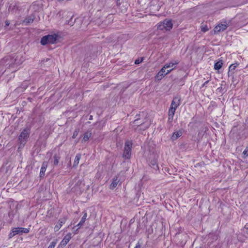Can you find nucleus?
Segmentation results:
<instances>
[{
    "label": "nucleus",
    "instance_id": "obj_23",
    "mask_svg": "<svg viewBox=\"0 0 248 248\" xmlns=\"http://www.w3.org/2000/svg\"><path fill=\"white\" fill-rule=\"evenodd\" d=\"M53 158H54L53 165L54 166H57L59 163L60 157H59L58 156H57V155H54Z\"/></svg>",
    "mask_w": 248,
    "mask_h": 248
},
{
    "label": "nucleus",
    "instance_id": "obj_13",
    "mask_svg": "<svg viewBox=\"0 0 248 248\" xmlns=\"http://www.w3.org/2000/svg\"><path fill=\"white\" fill-rule=\"evenodd\" d=\"M35 18V16L33 15H31L28 17H27L23 21V23H24L26 25H28L30 23H32Z\"/></svg>",
    "mask_w": 248,
    "mask_h": 248
},
{
    "label": "nucleus",
    "instance_id": "obj_6",
    "mask_svg": "<svg viewBox=\"0 0 248 248\" xmlns=\"http://www.w3.org/2000/svg\"><path fill=\"white\" fill-rule=\"evenodd\" d=\"M29 232V229L25 228H15L13 229L12 232H11L9 235V238H11L15 235L21 233H28Z\"/></svg>",
    "mask_w": 248,
    "mask_h": 248
},
{
    "label": "nucleus",
    "instance_id": "obj_4",
    "mask_svg": "<svg viewBox=\"0 0 248 248\" xmlns=\"http://www.w3.org/2000/svg\"><path fill=\"white\" fill-rule=\"evenodd\" d=\"M229 25V22L226 21H222L220 22L217 26H216L214 29V31L215 34H217L221 31L225 30Z\"/></svg>",
    "mask_w": 248,
    "mask_h": 248
},
{
    "label": "nucleus",
    "instance_id": "obj_24",
    "mask_svg": "<svg viewBox=\"0 0 248 248\" xmlns=\"http://www.w3.org/2000/svg\"><path fill=\"white\" fill-rule=\"evenodd\" d=\"M75 20H74V21H73V16H72L71 17V18L70 19V20L66 21V24L71 26H72L74 24Z\"/></svg>",
    "mask_w": 248,
    "mask_h": 248
},
{
    "label": "nucleus",
    "instance_id": "obj_1",
    "mask_svg": "<svg viewBox=\"0 0 248 248\" xmlns=\"http://www.w3.org/2000/svg\"><path fill=\"white\" fill-rule=\"evenodd\" d=\"M172 26L173 24L171 20L165 19L158 24L157 29L164 32L170 31L172 29Z\"/></svg>",
    "mask_w": 248,
    "mask_h": 248
},
{
    "label": "nucleus",
    "instance_id": "obj_5",
    "mask_svg": "<svg viewBox=\"0 0 248 248\" xmlns=\"http://www.w3.org/2000/svg\"><path fill=\"white\" fill-rule=\"evenodd\" d=\"M132 142L131 141H126L124 145V149L123 156L125 158H129L131 155V147Z\"/></svg>",
    "mask_w": 248,
    "mask_h": 248
},
{
    "label": "nucleus",
    "instance_id": "obj_10",
    "mask_svg": "<svg viewBox=\"0 0 248 248\" xmlns=\"http://www.w3.org/2000/svg\"><path fill=\"white\" fill-rule=\"evenodd\" d=\"M176 109L173 108V107H170L169 111L168 116V122L169 123L172 122Z\"/></svg>",
    "mask_w": 248,
    "mask_h": 248
},
{
    "label": "nucleus",
    "instance_id": "obj_9",
    "mask_svg": "<svg viewBox=\"0 0 248 248\" xmlns=\"http://www.w3.org/2000/svg\"><path fill=\"white\" fill-rule=\"evenodd\" d=\"M170 67L168 66V63H166L164 66L163 67L160 69V70L159 71V72H160L161 73H163V74H165V75H167V74L170 73L171 72V71L175 69V67L174 66L173 68H172V69H170L169 70H166V69L167 68H169Z\"/></svg>",
    "mask_w": 248,
    "mask_h": 248
},
{
    "label": "nucleus",
    "instance_id": "obj_35",
    "mask_svg": "<svg viewBox=\"0 0 248 248\" xmlns=\"http://www.w3.org/2000/svg\"><path fill=\"white\" fill-rule=\"evenodd\" d=\"M208 82H209V80H207V81H205V82L203 83V86H205V85H206V84Z\"/></svg>",
    "mask_w": 248,
    "mask_h": 248
},
{
    "label": "nucleus",
    "instance_id": "obj_33",
    "mask_svg": "<svg viewBox=\"0 0 248 248\" xmlns=\"http://www.w3.org/2000/svg\"><path fill=\"white\" fill-rule=\"evenodd\" d=\"M9 24H10V22H9V21H5V25H6V26H8L9 25Z\"/></svg>",
    "mask_w": 248,
    "mask_h": 248
},
{
    "label": "nucleus",
    "instance_id": "obj_11",
    "mask_svg": "<svg viewBox=\"0 0 248 248\" xmlns=\"http://www.w3.org/2000/svg\"><path fill=\"white\" fill-rule=\"evenodd\" d=\"M119 182L120 179H118V177L117 176H115L112 179V182L109 186V188L111 189H113L116 187Z\"/></svg>",
    "mask_w": 248,
    "mask_h": 248
},
{
    "label": "nucleus",
    "instance_id": "obj_32",
    "mask_svg": "<svg viewBox=\"0 0 248 248\" xmlns=\"http://www.w3.org/2000/svg\"><path fill=\"white\" fill-rule=\"evenodd\" d=\"M138 119H136V120H135L133 122V123H134V124H137L138 125H139L138 124Z\"/></svg>",
    "mask_w": 248,
    "mask_h": 248
},
{
    "label": "nucleus",
    "instance_id": "obj_17",
    "mask_svg": "<svg viewBox=\"0 0 248 248\" xmlns=\"http://www.w3.org/2000/svg\"><path fill=\"white\" fill-rule=\"evenodd\" d=\"M150 165L154 168L155 170L158 169V167L157 163V160L156 158L151 160L150 162Z\"/></svg>",
    "mask_w": 248,
    "mask_h": 248
},
{
    "label": "nucleus",
    "instance_id": "obj_16",
    "mask_svg": "<svg viewBox=\"0 0 248 248\" xmlns=\"http://www.w3.org/2000/svg\"><path fill=\"white\" fill-rule=\"evenodd\" d=\"M87 217V213L86 212H84V215H83V217H82L80 221L78 223V224H77V225L76 226L77 227H78V229L80 228L81 226L83 225V224L84 223V222H85V220L86 219Z\"/></svg>",
    "mask_w": 248,
    "mask_h": 248
},
{
    "label": "nucleus",
    "instance_id": "obj_14",
    "mask_svg": "<svg viewBox=\"0 0 248 248\" xmlns=\"http://www.w3.org/2000/svg\"><path fill=\"white\" fill-rule=\"evenodd\" d=\"M47 167V162L44 161L43 164L40 170V177H42L45 175V172L46 170V169Z\"/></svg>",
    "mask_w": 248,
    "mask_h": 248
},
{
    "label": "nucleus",
    "instance_id": "obj_19",
    "mask_svg": "<svg viewBox=\"0 0 248 248\" xmlns=\"http://www.w3.org/2000/svg\"><path fill=\"white\" fill-rule=\"evenodd\" d=\"M165 74H163L159 71L155 77V80L157 81L160 80L165 77Z\"/></svg>",
    "mask_w": 248,
    "mask_h": 248
},
{
    "label": "nucleus",
    "instance_id": "obj_36",
    "mask_svg": "<svg viewBox=\"0 0 248 248\" xmlns=\"http://www.w3.org/2000/svg\"><path fill=\"white\" fill-rule=\"evenodd\" d=\"M92 119V116H91L90 117V120H91Z\"/></svg>",
    "mask_w": 248,
    "mask_h": 248
},
{
    "label": "nucleus",
    "instance_id": "obj_2",
    "mask_svg": "<svg viewBox=\"0 0 248 248\" xmlns=\"http://www.w3.org/2000/svg\"><path fill=\"white\" fill-rule=\"evenodd\" d=\"M58 36L56 34L47 35L43 36L41 40V44L42 45H46L47 44H54L57 39Z\"/></svg>",
    "mask_w": 248,
    "mask_h": 248
},
{
    "label": "nucleus",
    "instance_id": "obj_15",
    "mask_svg": "<svg viewBox=\"0 0 248 248\" xmlns=\"http://www.w3.org/2000/svg\"><path fill=\"white\" fill-rule=\"evenodd\" d=\"M182 135V131L181 130L175 131L173 133L171 137V139L172 140H177L178 138L180 137Z\"/></svg>",
    "mask_w": 248,
    "mask_h": 248
},
{
    "label": "nucleus",
    "instance_id": "obj_7",
    "mask_svg": "<svg viewBox=\"0 0 248 248\" xmlns=\"http://www.w3.org/2000/svg\"><path fill=\"white\" fill-rule=\"evenodd\" d=\"M71 233H67L63 238L62 241L61 242L60 244L59 245V248H63L69 242L70 240L71 239Z\"/></svg>",
    "mask_w": 248,
    "mask_h": 248
},
{
    "label": "nucleus",
    "instance_id": "obj_3",
    "mask_svg": "<svg viewBox=\"0 0 248 248\" xmlns=\"http://www.w3.org/2000/svg\"><path fill=\"white\" fill-rule=\"evenodd\" d=\"M30 135V129L25 128L23 130L19 136L18 140L20 143V145H24L25 143L27 142L28 139L29 138Z\"/></svg>",
    "mask_w": 248,
    "mask_h": 248
},
{
    "label": "nucleus",
    "instance_id": "obj_31",
    "mask_svg": "<svg viewBox=\"0 0 248 248\" xmlns=\"http://www.w3.org/2000/svg\"><path fill=\"white\" fill-rule=\"evenodd\" d=\"M134 248H140V245L138 243Z\"/></svg>",
    "mask_w": 248,
    "mask_h": 248
},
{
    "label": "nucleus",
    "instance_id": "obj_25",
    "mask_svg": "<svg viewBox=\"0 0 248 248\" xmlns=\"http://www.w3.org/2000/svg\"><path fill=\"white\" fill-rule=\"evenodd\" d=\"M238 65V64L237 63L231 64L229 68V71H230L234 70Z\"/></svg>",
    "mask_w": 248,
    "mask_h": 248
},
{
    "label": "nucleus",
    "instance_id": "obj_29",
    "mask_svg": "<svg viewBox=\"0 0 248 248\" xmlns=\"http://www.w3.org/2000/svg\"><path fill=\"white\" fill-rule=\"evenodd\" d=\"M78 130H76L74 133H73V136H72V138L73 139H75L78 135Z\"/></svg>",
    "mask_w": 248,
    "mask_h": 248
},
{
    "label": "nucleus",
    "instance_id": "obj_38",
    "mask_svg": "<svg viewBox=\"0 0 248 248\" xmlns=\"http://www.w3.org/2000/svg\"><path fill=\"white\" fill-rule=\"evenodd\" d=\"M173 67H174V66H173V67H170V68L171 69H172V68H173Z\"/></svg>",
    "mask_w": 248,
    "mask_h": 248
},
{
    "label": "nucleus",
    "instance_id": "obj_22",
    "mask_svg": "<svg viewBox=\"0 0 248 248\" xmlns=\"http://www.w3.org/2000/svg\"><path fill=\"white\" fill-rule=\"evenodd\" d=\"M91 133L88 132L85 133L82 139V141L84 142L88 141L89 138L91 137Z\"/></svg>",
    "mask_w": 248,
    "mask_h": 248
},
{
    "label": "nucleus",
    "instance_id": "obj_28",
    "mask_svg": "<svg viewBox=\"0 0 248 248\" xmlns=\"http://www.w3.org/2000/svg\"><path fill=\"white\" fill-rule=\"evenodd\" d=\"M242 155L243 157L244 158L248 155V148L245 149V150L243 151Z\"/></svg>",
    "mask_w": 248,
    "mask_h": 248
},
{
    "label": "nucleus",
    "instance_id": "obj_26",
    "mask_svg": "<svg viewBox=\"0 0 248 248\" xmlns=\"http://www.w3.org/2000/svg\"><path fill=\"white\" fill-rule=\"evenodd\" d=\"M209 30V29L207 25H202L201 26V31L203 32H205Z\"/></svg>",
    "mask_w": 248,
    "mask_h": 248
},
{
    "label": "nucleus",
    "instance_id": "obj_20",
    "mask_svg": "<svg viewBox=\"0 0 248 248\" xmlns=\"http://www.w3.org/2000/svg\"><path fill=\"white\" fill-rule=\"evenodd\" d=\"M168 64V66L169 67H176V65L177 64H178L179 63V60H174V61H173L172 62H167Z\"/></svg>",
    "mask_w": 248,
    "mask_h": 248
},
{
    "label": "nucleus",
    "instance_id": "obj_37",
    "mask_svg": "<svg viewBox=\"0 0 248 248\" xmlns=\"http://www.w3.org/2000/svg\"><path fill=\"white\" fill-rule=\"evenodd\" d=\"M59 1H63V0H58Z\"/></svg>",
    "mask_w": 248,
    "mask_h": 248
},
{
    "label": "nucleus",
    "instance_id": "obj_21",
    "mask_svg": "<svg viewBox=\"0 0 248 248\" xmlns=\"http://www.w3.org/2000/svg\"><path fill=\"white\" fill-rule=\"evenodd\" d=\"M222 64H223V63L221 61L217 62H216L215 64V65H214L215 69L216 70L220 69L222 67Z\"/></svg>",
    "mask_w": 248,
    "mask_h": 248
},
{
    "label": "nucleus",
    "instance_id": "obj_18",
    "mask_svg": "<svg viewBox=\"0 0 248 248\" xmlns=\"http://www.w3.org/2000/svg\"><path fill=\"white\" fill-rule=\"evenodd\" d=\"M80 158H81L80 154H78L76 155L75 158L74 163H73L74 167H76L78 165V164L79 163V161L80 159Z\"/></svg>",
    "mask_w": 248,
    "mask_h": 248
},
{
    "label": "nucleus",
    "instance_id": "obj_8",
    "mask_svg": "<svg viewBox=\"0 0 248 248\" xmlns=\"http://www.w3.org/2000/svg\"><path fill=\"white\" fill-rule=\"evenodd\" d=\"M181 104V99L179 97H175L173 98L170 107L176 109Z\"/></svg>",
    "mask_w": 248,
    "mask_h": 248
},
{
    "label": "nucleus",
    "instance_id": "obj_34",
    "mask_svg": "<svg viewBox=\"0 0 248 248\" xmlns=\"http://www.w3.org/2000/svg\"><path fill=\"white\" fill-rule=\"evenodd\" d=\"M149 126V124H146V125L144 127V129H147V128H148Z\"/></svg>",
    "mask_w": 248,
    "mask_h": 248
},
{
    "label": "nucleus",
    "instance_id": "obj_30",
    "mask_svg": "<svg viewBox=\"0 0 248 248\" xmlns=\"http://www.w3.org/2000/svg\"><path fill=\"white\" fill-rule=\"evenodd\" d=\"M142 59H141V60L138 59V60H136L135 61V64H139V63H141V62H142Z\"/></svg>",
    "mask_w": 248,
    "mask_h": 248
},
{
    "label": "nucleus",
    "instance_id": "obj_12",
    "mask_svg": "<svg viewBox=\"0 0 248 248\" xmlns=\"http://www.w3.org/2000/svg\"><path fill=\"white\" fill-rule=\"evenodd\" d=\"M66 219L65 218H61L59 220L57 224L55 225L54 227V230L55 231H59L61 227L62 226V224H64L65 222Z\"/></svg>",
    "mask_w": 248,
    "mask_h": 248
},
{
    "label": "nucleus",
    "instance_id": "obj_27",
    "mask_svg": "<svg viewBox=\"0 0 248 248\" xmlns=\"http://www.w3.org/2000/svg\"><path fill=\"white\" fill-rule=\"evenodd\" d=\"M57 243V241L56 240L52 241L50 243V245L48 246V248H54Z\"/></svg>",
    "mask_w": 248,
    "mask_h": 248
}]
</instances>
